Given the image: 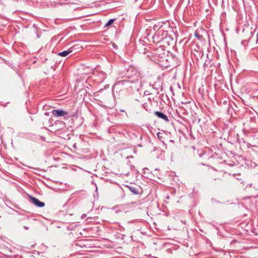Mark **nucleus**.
I'll return each mask as SVG.
<instances>
[{"instance_id": "nucleus-1", "label": "nucleus", "mask_w": 258, "mask_h": 258, "mask_svg": "<svg viewBox=\"0 0 258 258\" xmlns=\"http://www.w3.org/2000/svg\"><path fill=\"white\" fill-rule=\"evenodd\" d=\"M30 201L38 207L42 208L45 206L44 202H41L38 199L33 197H30Z\"/></svg>"}, {"instance_id": "nucleus-2", "label": "nucleus", "mask_w": 258, "mask_h": 258, "mask_svg": "<svg viewBox=\"0 0 258 258\" xmlns=\"http://www.w3.org/2000/svg\"><path fill=\"white\" fill-rule=\"evenodd\" d=\"M52 114L56 117L68 115V112L61 109L53 110Z\"/></svg>"}, {"instance_id": "nucleus-3", "label": "nucleus", "mask_w": 258, "mask_h": 258, "mask_svg": "<svg viewBox=\"0 0 258 258\" xmlns=\"http://www.w3.org/2000/svg\"><path fill=\"white\" fill-rule=\"evenodd\" d=\"M155 114L158 116L159 118H162L164 119L165 121L168 122L169 119L167 115H166L164 113L159 112V111H156L155 112Z\"/></svg>"}, {"instance_id": "nucleus-4", "label": "nucleus", "mask_w": 258, "mask_h": 258, "mask_svg": "<svg viewBox=\"0 0 258 258\" xmlns=\"http://www.w3.org/2000/svg\"><path fill=\"white\" fill-rule=\"evenodd\" d=\"M127 73L128 74L126 75V77L128 78H132L133 75H135L137 74V71L132 68L128 69Z\"/></svg>"}, {"instance_id": "nucleus-5", "label": "nucleus", "mask_w": 258, "mask_h": 258, "mask_svg": "<svg viewBox=\"0 0 258 258\" xmlns=\"http://www.w3.org/2000/svg\"><path fill=\"white\" fill-rule=\"evenodd\" d=\"M72 52V50L71 49H69L68 50L63 51L62 52L58 53V55L62 57H64L67 56L68 54H69L70 53Z\"/></svg>"}, {"instance_id": "nucleus-6", "label": "nucleus", "mask_w": 258, "mask_h": 258, "mask_svg": "<svg viewBox=\"0 0 258 258\" xmlns=\"http://www.w3.org/2000/svg\"><path fill=\"white\" fill-rule=\"evenodd\" d=\"M114 21H115V19H111L109 20V21L105 24V27H107L110 26L112 24H113V23L114 22Z\"/></svg>"}, {"instance_id": "nucleus-7", "label": "nucleus", "mask_w": 258, "mask_h": 258, "mask_svg": "<svg viewBox=\"0 0 258 258\" xmlns=\"http://www.w3.org/2000/svg\"><path fill=\"white\" fill-rule=\"evenodd\" d=\"M130 190L134 194H137V190L134 187H130Z\"/></svg>"}, {"instance_id": "nucleus-8", "label": "nucleus", "mask_w": 258, "mask_h": 258, "mask_svg": "<svg viewBox=\"0 0 258 258\" xmlns=\"http://www.w3.org/2000/svg\"><path fill=\"white\" fill-rule=\"evenodd\" d=\"M177 76V73L176 72V73H174V76L173 79H177V80H181V79H182V77L181 78H179Z\"/></svg>"}, {"instance_id": "nucleus-9", "label": "nucleus", "mask_w": 258, "mask_h": 258, "mask_svg": "<svg viewBox=\"0 0 258 258\" xmlns=\"http://www.w3.org/2000/svg\"><path fill=\"white\" fill-rule=\"evenodd\" d=\"M86 216H87L86 214H83V215H82V216H81V218H82V219H84V218H85L86 217Z\"/></svg>"}, {"instance_id": "nucleus-10", "label": "nucleus", "mask_w": 258, "mask_h": 258, "mask_svg": "<svg viewBox=\"0 0 258 258\" xmlns=\"http://www.w3.org/2000/svg\"><path fill=\"white\" fill-rule=\"evenodd\" d=\"M101 75L103 76L102 78H100V79L104 80L105 78L104 77L105 74L104 73H101Z\"/></svg>"}, {"instance_id": "nucleus-11", "label": "nucleus", "mask_w": 258, "mask_h": 258, "mask_svg": "<svg viewBox=\"0 0 258 258\" xmlns=\"http://www.w3.org/2000/svg\"><path fill=\"white\" fill-rule=\"evenodd\" d=\"M150 86H153V88H154L155 89H158V88H157V87H154V84H152L150 83Z\"/></svg>"}, {"instance_id": "nucleus-12", "label": "nucleus", "mask_w": 258, "mask_h": 258, "mask_svg": "<svg viewBox=\"0 0 258 258\" xmlns=\"http://www.w3.org/2000/svg\"><path fill=\"white\" fill-rule=\"evenodd\" d=\"M24 228L26 229V230H28V228L26 226H24Z\"/></svg>"}, {"instance_id": "nucleus-13", "label": "nucleus", "mask_w": 258, "mask_h": 258, "mask_svg": "<svg viewBox=\"0 0 258 258\" xmlns=\"http://www.w3.org/2000/svg\"><path fill=\"white\" fill-rule=\"evenodd\" d=\"M180 74H181V77H182V76H183L182 73H180Z\"/></svg>"}, {"instance_id": "nucleus-14", "label": "nucleus", "mask_w": 258, "mask_h": 258, "mask_svg": "<svg viewBox=\"0 0 258 258\" xmlns=\"http://www.w3.org/2000/svg\"><path fill=\"white\" fill-rule=\"evenodd\" d=\"M257 35L258 36V32H257Z\"/></svg>"}, {"instance_id": "nucleus-15", "label": "nucleus", "mask_w": 258, "mask_h": 258, "mask_svg": "<svg viewBox=\"0 0 258 258\" xmlns=\"http://www.w3.org/2000/svg\"><path fill=\"white\" fill-rule=\"evenodd\" d=\"M257 35L258 36V32H257Z\"/></svg>"}]
</instances>
